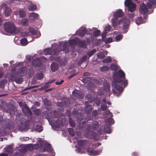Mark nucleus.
Wrapping results in <instances>:
<instances>
[{"mask_svg": "<svg viewBox=\"0 0 156 156\" xmlns=\"http://www.w3.org/2000/svg\"><path fill=\"white\" fill-rule=\"evenodd\" d=\"M113 77L114 81L112 82V85L117 91L113 89L112 92L114 95L118 97L123 91L122 84L119 83L122 81V79H125V73L122 70H119L117 74L114 75Z\"/></svg>", "mask_w": 156, "mask_h": 156, "instance_id": "f257e3e1", "label": "nucleus"}, {"mask_svg": "<svg viewBox=\"0 0 156 156\" xmlns=\"http://www.w3.org/2000/svg\"><path fill=\"white\" fill-rule=\"evenodd\" d=\"M0 107L4 111L9 113L11 117L14 115V112L17 110L15 106L10 103L3 102L0 105Z\"/></svg>", "mask_w": 156, "mask_h": 156, "instance_id": "f03ea898", "label": "nucleus"}, {"mask_svg": "<svg viewBox=\"0 0 156 156\" xmlns=\"http://www.w3.org/2000/svg\"><path fill=\"white\" fill-rule=\"evenodd\" d=\"M4 26L5 30L7 32L11 34L16 32V28L13 22H5L4 23Z\"/></svg>", "mask_w": 156, "mask_h": 156, "instance_id": "7ed1b4c3", "label": "nucleus"}, {"mask_svg": "<svg viewBox=\"0 0 156 156\" xmlns=\"http://www.w3.org/2000/svg\"><path fill=\"white\" fill-rule=\"evenodd\" d=\"M27 71V69L26 67H23L18 69L16 72H13L12 74H16V76L21 77L26 74Z\"/></svg>", "mask_w": 156, "mask_h": 156, "instance_id": "20e7f679", "label": "nucleus"}, {"mask_svg": "<svg viewBox=\"0 0 156 156\" xmlns=\"http://www.w3.org/2000/svg\"><path fill=\"white\" fill-rule=\"evenodd\" d=\"M130 23V20L126 18H122L118 21L119 25H120L123 23V28L124 29H126L128 28Z\"/></svg>", "mask_w": 156, "mask_h": 156, "instance_id": "39448f33", "label": "nucleus"}, {"mask_svg": "<svg viewBox=\"0 0 156 156\" xmlns=\"http://www.w3.org/2000/svg\"><path fill=\"white\" fill-rule=\"evenodd\" d=\"M25 115H23L22 114H20L16 116V120L18 123L22 125L25 122Z\"/></svg>", "mask_w": 156, "mask_h": 156, "instance_id": "423d86ee", "label": "nucleus"}, {"mask_svg": "<svg viewBox=\"0 0 156 156\" xmlns=\"http://www.w3.org/2000/svg\"><path fill=\"white\" fill-rule=\"evenodd\" d=\"M19 76H16V74H12L11 75V77L12 81H14L18 84H21L23 81V78L18 77Z\"/></svg>", "mask_w": 156, "mask_h": 156, "instance_id": "0eeeda50", "label": "nucleus"}, {"mask_svg": "<svg viewBox=\"0 0 156 156\" xmlns=\"http://www.w3.org/2000/svg\"><path fill=\"white\" fill-rule=\"evenodd\" d=\"M78 145L82 148L86 149L87 147L88 141L87 140H79L77 141Z\"/></svg>", "mask_w": 156, "mask_h": 156, "instance_id": "6e6552de", "label": "nucleus"}, {"mask_svg": "<svg viewBox=\"0 0 156 156\" xmlns=\"http://www.w3.org/2000/svg\"><path fill=\"white\" fill-rule=\"evenodd\" d=\"M23 112L27 116H29L32 115V112L26 104H25L24 107H22Z\"/></svg>", "mask_w": 156, "mask_h": 156, "instance_id": "1a4fd4ad", "label": "nucleus"}, {"mask_svg": "<svg viewBox=\"0 0 156 156\" xmlns=\"http://www.w3.org/2000/svg\"><path fill=\"white\" fill-rule=\"evenodd\" d=\"M72 95L79 99H83L84 97V95L80 91L75 90L72 92Z\"/></svg>", "mask_w": 156, "mask_h": 156, "instance_id": "9d476101", "label": "nucleus"}, {"mask_svg": "<svg viewBox=\"0 0 156 156\" xmlns=\"http://www.w3.org/2000/svg\"><path fill=\"white\" fill-rule=\"evenodd\" d=\"M101 151V150H94L88 149L87 151V152L88 154L90 155L95 156L99 155Z\"/></svg>", "mask_w": 156, "mask_h": 156, "instance_id": "9b49d317", "label": "nucleus"}, {"mask_svg": "<svg viewBox=\"0 0 156 156\" xmlns=\"http://www.w3.org/2000/svg\"><path fill=\"white\" fill-rule=\"evenodd\" d=\"M140 11L141 14H145L148 12V8L145 4L143 3L140 6Z\"/></svg>", "mask_w": 156, "mask_h": 156, "instance_id": "f8f14e48", "label": "nucleus"}, {"mask_svg": "<svg viewBox=\"0 0 156 156\" xmlns=\"http://www.w3.org/2000/svg\"><path fill=\"white\" fill-rule=\"evenodd\" d=\"M68 44L67 43H65L63 45L62 47V50L56 51L57 50V49L56 48H55L53 50V54H58L59 52L61 51H66V53H67L69 52V51L68 50Z\"/></svg>", "mask_w": 156, "mask_h": 156, "instance_id": "ddd939ff", "label": "nucleus"}, {"mask_svg": "<svg viewBox=\"0 0 156 156\" xmlns=\"http://www.w3.org/2000/svg\"><path fill=\"white\" fill-rule=\"evenodd\" d=\"M148 2L147 3V6L148 8L151 9L156 7V0H148Z\"/></svg>", "mask_w": 156, "mask_h": 156, "instance_id": "4468645a", "label": "nucleus"}, {"mask_svg": "<svg viewBox=\"0 0 156 156\" xmlns=\"http://www.w3.org/2000/svg\"><path fill=\"white\" fill-rule=\"evenodd\" d=\"M123 15L124 13L122 10L121 9H119L114 13L113 16L116 18H120L123 16Z\"/></svg>", "mask_w": 156, "mask_h": 156, "instance_id": "2eb2a0df", "label": "nucleus"}, {"mask_svg": "<svg viewBox=\"0 0 156 156\" xmlns=\"http://www.w3.org/2000/svg\"><path fill=\"white\" fill-rule=\"evenodd\" d=\"M112 132L110 126L109 125H107L105 126L104 129H102V134L105 133H110Z\"/></svg>", "mask_w": 156, "mask_h": 156, "instance_id": "dca6fc26", "label": "nucleus"}, {"mask_svg": "<svg viewBox=\"0 0 156 156\" xmlns=\"http://www.w3.org/2000/svg\"><path fill=\"white\" fill-rule=\"evenodd\" d=\"M86 31L87 30L86 28L82 29L77 32L76 34L81 37H83L85 35Z\"/></svg>", "mask_w": 156, "mask_h": 156, "instance_id": "f3484780", "label": "nucleus"}, {"mask_svg": "<svg viewBox=\"0 0 156 156\" xmlns=\"http://www.w3.org/2000/svg\"><path fill=\"white\" fill-rule=\"evenodd\" d=\"M113 117L112 114H111V118H108L105 119V125H109L110 126V124L111 123L112 124H114V121L113 119L112 118Z\"/></svg>", "mask_w": 156, "mask_h": 156, "instance_id": "a211bd4d", "label": "nucleus"}, {"mask_svg": "<svg viewBox=\"0 0 156 156\" xmlns=\"http://www.w3.org/2000/svg\"><path fill=\"white\" fill-rule=\"evenodd\" d=\"M99 124L98 121H94L92 123L91 127L94 130H97L99 127Z\"/></svg>", "mask_w": 156, "mask_h": 156, "instance_id": "6ab92c4d", "label": "nucleus"}, {"mask_svg": "<svg viewBox=\"0 0 156 156\" xmlns=\"http://www.w3.org/2000/svg\"><path fill=\"white\" fill-rule=\"evenodd\" d=\"M77 44L80 47L85 48L86 46L84 41H82L80 39L77 40Z\"/></svg>", "mask_w": 156, "mask_h": 156, "instance_id": "aec40b11", "label": "nucleus"}, {"mask_svg": "<svg viewBox=\"0 0 156 156\" xmlns=\"http://www.w3.org/2000/svg\"><path fill=\"white\" fill-rule=\"evenodd\" d=\"M118 18L115 17L114 19H112L111 22L112 26L114 27H116L118 25Z\"/></svg>", "mask_w": 156, "mask_h": 156, "instance_id": "412c9836", "label": "nucleus"}, {"mask_svg": "<svg viewBox=\"0 0 156 156\" xmlns=\"http://www.w3.org/2000/svg\"><path fill=\"white\" fill-rule=\"evenodd\" d=\"M58 68V65L55 63H53L51 66V68L53 72H55L57 70Z\"/></svg>", "mask_w": 156, "mask_h": 156, "instance_id": "4be33fe9", "label": "nucleus"}, {"mask_svg": "<svg viewBox=\"0 0 156 156\" xmlns=\"http://www.w3.org/2000/svg\"><path fill=\"white\" fill-rule=\"evenodd\" d=\"M52 49L51 48H46L43 51L44 54L46 55H51L52 53Z\"/></svg>", "mask_w": 156, "mask_h": 156, "instance_id": "5701e85b", "label": "nucleus"}, {"mask_svg": "<svg viewBox=\"0 0 156 156\" xmlns=\"http://www.w3.org/2000/svg\"><path fill=\"white\" fill-rule=\"evenodd\" d=\"M128 7L129 11L131 12H133L136 9V5L135 4L133 3Z\"/></svg>", "mask_w": 156, "mask_h": 156, "instance_id": "b1692460", "label": "nucleus"}, {"mask_svg": "<svg viewBox=\"0 0 156 156\" xmlns=\"http://www.w3.org/2000/svg\"><path fill=\"white\" fill-rule=\"evenodd\" d=\"M92 78L90 77H87L83 78L82 79V81L84 83H88L92 80Z\"/></svg>", "mask_w": 156, "mask_h": 156, "instance_id": "393cba45", "label": "nucleus"}, {"mask_svg": "<svg viewBox=\"0 0 156 156\" xmlns=\"http://www.w3.org/2000/svg\"><path fill=\"white\" fill-rule=\"evenodd\" d=\"M92 110V108L91 105L86 107L85 108V111L86 113L87 114H89L90 113Z\"/></svg>", "mask_w": 156, "mask_h": 156, "instance_id": "a878e982", "label": "nucleus"}, {"mask_svg": "<svg viewBox=\"0 0 156 156\" xmlns=\"http://www.w3.org/2000/svg\"><path fill=\"white\" fill-rule=\"evenodd\" d=\"M86 122L85 121L82 122V123L79 124V127L80 129H82L83 130H85V125Z\"/></svg>", "mask_w": 156, "mask_h": 156, "instance_id": "bb28decb", "label": "nucleus"}, {"mask_svg": "<svg viewBox=\"0 0 156 156\" xmlns=\"http://www.w3.org/2000/svg\"><path fill=\"white\" fill-rule=\"evenodd\" d=\"M90 135L91 136H88V135H87V136L88 137L92 139H95L96 138L97 133L95 132L92 131L90 133Z\"/></svg>", "mask_w": 156, "mask_h": 156, "instance_id": "cd10ccee", "label": "nucleus"}, {"mask_svg": "<svg viewBox=\"0 0 156 156\" xmlns=\"http://www.w3.org/2000/svg\"><path fill=\"white\" fill-rule=\"evenodd\" d=\"M68 132L69 135L74 136L75 135V132L74 129L72 128H69L68 129Z\"/></svg>", "mask_w": 156, "mask_h": 156, "instance_id": "c85d7f7f", "label": "nucleus"}, {"mask_svg": "<svg viewBox=\"0 0 156 156\" xmlns=\"http://www.w3.org/2000/svg\"><path fill=\"white\" fill-rule=\"evenodd\" d=\"M44 105L46 106H50L51 104V102L47 98H45L43 101Z\"/></svg>", "mask_w": 156, "mask_h": 156, "instance_id": "c756f323", "label": "nucleus"}, {"mask_svg": "<svg viewBox=\"0 0 156 156\" xmlns=\"http://www.w3.org/2000/svg\"><path fill=\"white\" fill-rule=\"evenodd\" d=\"M143 19L142 17H139L136 20V23L138 25L141 24L143 23Z\"/></svg>", "mask_w": 156, "mask_h": 156, "instance_id": "7c9ffc66", "label": "nucleus"}, {"mask_svg": "<svg viewBox=\"0 0 156 156\" xmlns=\"http://www.w3.org/2000/svg\"><path fill=\"white\" fill-rule=\"evenodd\" d=\"M5 151L8 153H12L13 152L12 146L11 145H9L6 148Z\"/></svg>", "mask_w": 156, "mask_h": 156, "instance_id": "2f4dec72", "label": "nucleus"}, {"mask_svg": "<svg viewBox=\"0 0 156 156\" xmlns=\"http://www.w3.org/2000/svg\"><path fill=\"white\" fill-rule=\"evenodd\" d=\"M6 128L10 129H12L14 128V124L13 123H8L6 125Z\"/></svg>", "mask_w": 156, "mask_h": 156, "instance_id": "473e14b6", "label": "nucleus"}, {"mask_svg": "<svg viewBox=\"0 0 156 156\" xmlns=\"http://www.w3.org/2000/svg\"><path fill=\"white\" fill-rule=\"evenodd\" d=\"M38 16V15L37 14L33 12L31 13L29 17L31 20H34L36 19Z\"/></svg>", "mask_w": 156, "mask_h": 156, "instance_id": "72a5a7b5", "label": "nucleus"}, {"mask_svg": "<svg viewBox=\"0 0 156 156\" xmlns=\"http://www.w3.org/2000/svg\"><path fill=\"white\" fill-rule=\"evenodd\" d=\"M96 51V49H94L93 50H92L90 51H87V54L88 56L90 58L92 55H93Z\"/></svg>", "mask_w": 156, "mask_h": 156, "instance_id": "f704fd0d", "label": "nucleus"}, {"mask_svg": "<svg viewBox=\"0 0 156 156\" xmlns=\"http://www.w3.org/2000/svg\"><path fill=\"white\" fill-rule=\"evenodd\" d=\"M69 44L72 46L77 44V40L71 39L69 41Z\"/></svg>", "mask_w": 156, "mask_h": 156, "instance_id": "c9c22d12", "label": "nucleus"}, {"mask_svg": "<svg viewBox=\"0 0 156 156\" xmlns=\"http://www.w3.org/2000/svg\"><path fill=\"white\" fill-rule=\"evenodd\" d=\"M133 3L131 0H126L124 2L125 5L127 7L129 6Z\"/></svg>", "mask_w": 156, "mask_h": 156, "instance_id": "e433bc0d", "label": "nucleus"}, {"mask_svg": "<svg viewBox=\"0 0 156 156\" xmlns=\"http://www.w3.org/2000/svg\"><path fill=\"white\" fill-rule=\"evenodd\" d=\"M69 122L70 126L73 127H74L75 126V123L74 121L72 119L69 118Z\"/></svg>", "mask_w": 156, "mask_h": 156, "instance_id": "4c0bfd02", "label": "nucleus"}, {"mask_svg": "<svg viewBox=\"0 0 156 156\" xmlns=\"http://www.w3.org/2000/svg\"><path fill=\"white\" fill-rule=\"evenodd\" d=\"M20 43L23 45H26L28 44V41L26 38L22 39L20 40Z\"/></svg>", "mask_w": 156, "mask_h": 156, "instance_id": "58836bf2", "label": "nucleus"}, {"mask_svg": "<svg viewBox=\"0 0 156 156\" xmlns=\"http://www.w3.org/2000/svg\"><path fill=\"white\" fill-rule=\"evenodd\" d=\"M30 35V32L27 31H23L21 33V36L22 37H27Z\"/></svg>", "mask_w": 156, "mask_h": 156, "instance_id": "ea45409f", "label": "nucleus"}, {"mask_svg": "<svg viewBox=\"0 0 156 156\" xmlns=\"http://www.w3.org/2000/svg\"><path fill=\"white\" fill-rule=\"evenodd\" d=\"M85 130H84L86 131L87 136V135H88V133H89V132L91 128V125L89 124H88L85 126Z\"/></svg>", "mask_w": 156, "mask_h": 156, "instance_id": "a19ab883", "label": "nucleus"}, {"mask_svg": "<svg viewBox=\"0 0 156 156\" xmlns=\"http://www.w3.org/2000/svg\"><path fill=\"white\" fill-rule=\"evenodd\" d=\"M101 34L100 31L99 30H97L94 31L93 33V35L95 37L99 36Z\"/></svg>", "mask_w": 156, "mask_h": 156, "instance_id": "79ce46f5", "label": "nucleus"}, {"mask_svg": "<svg viewBox=\"0 0 156 156\" xmlns=\"http://www.w3.org/2000/svg\"><path fill=\"white\" fill-rule=\"evenodd\" d=\"M104 90L106 92H108L110 91L109 85L108 84H106L104 85Z\"/></svg>", "mask_w": 156, "mask_h": 156, "instance_id": "37998d69", "label": "nucleus"}, {"mask_svg": "<svg viewBox=\"0 0 156 156\" xmlns=\"http://www.w3.org/2000/svg\"><path fill=\"white\" fill-rule=\"evenodd\" d=\"M37 9V7L36 5H32L28 7V10L30 11H33Z\"/></svg>", "mask_w": 156, "mask_h": 156, "instance_id": "c03bdc74", "label": "nucleus"}, {"mask_svg": "<svg viewBox=\"0 0 156 156\" xmlns=\"http://www.w3.org/2000/svg\"><path fill=\"white\" fill-rule=\"evenodd\" d=\"M34 114L37 116H39L41 114V112L40 109H37L33 111Z\"/></svg>", "mask_w": 156, "mask_h": 156, "instance_id": "a18cd8bd", "label": "nucleus"}, {"mask_svg": "<svg viewBox=\"0 0 156 156\" xmlns=\"http://www.w3.org/2000/svg\"><path fill=\"white\" fill-rule=\"evenodd\" d=\"M109 67L107 66H105L100 67V70L101 71L105 72L108 70Z\"/></svg>", "mask_w": 156, "mask_h": 156, "instance_id": "49530a36", "label": "nucleus"}, {"mask_svg": "<svg viewBox=\"0 0 156 156\" xmlns=\"http://www.w3.org/2000/svg\"><path fill=\"white\" fill-rule=\"evenodd\" d=\"M112 61V60L110 57H108L104 59L103 61V62L104 63H110Z\"/></svg>", "mask_w": 156, "mask_h": 156, "instance_id": "de8ad7c7", "label": "nucleus"}, {"mask_svg": "<svg viewBox=\"0 0 156 156\" xmlns=\"http://www.w3.org/2000/svg\"><path fill=\"white\" fill-rule=\"evenodd\" d=\"M19 14L20 17L21 18L24 17L26 15V14L23 10H20L19 11Z\"/></svg>", "mask_w": 156, "mask_h": 156, "instance_id": "09e8293b", "label": "nucleus"}, {"mask_svg": "<svg viewBox=\"0 0 156 156\" xmlns=\"http://www.w3.org/2000/svg\"><path fill=\"white\" fill-rule=\"evenodd\" d=\"M97 56L99 58L103 59L105 56V55L101 52H99L97 55Z\"/></svg>", "mask_w": 156, "mask_h": 156, "instance_id": "8fccbe9b", "label": "nucleus"}, {"mask_svg": "<svg viewBox=\"0 0 156 156\" xmlns=\"http://www.w3.org/2000/svg\"><path fill=\"white\" fill-rule=\"evenodd\" d=\"M43 74L42 73H39L37 75V79L38 80H40L43 78Z\"/></svg>", "mask_w": 156, "mask_h": 156, "instance_id": "3c124183", "label": "nucleus"}, {"mask_svg": "<svg viewBox=\"0 0 156 156\" xmlns=\"http://www.w3.org/2000/svg\"><path fill=\"white\" fill-rule=\"evenodd\" d=\"M101 109L102 111L106 110L107 109V108H108L107 106L105 104H102L101 105Z\"/></svg>", "mask_w": 156, "mask_h": 156, "instance_id": "603ef678", "label": "nucleus"}, {"mask_svg": "<svg viewBox=\"0 0 156 156\" xmlns=\"http://www.w3.org/2000/svg\"><path fill=\"white\" fill-rule=\"evenodd\" d=\"M29 31L33 35H35L37 34V31L32 28L30 29Z\"/></svg>", "mask_w": 156, "mask_h": 156, "instance_id": "864d4df0", "label": "nucleus"}, {"mask_svg": "<svg viewBox=\"0 0 156 156\" xmlns=\"http://www.w3.org/2000/svg\"><path fill=\"white\" fill-rule=\"evenodd\" d=\"M122 35L121 34H119L115 37V39L116 41H118L122 39Z\"/></svg>", "mask_w": 156, "mask_h": 156, "instance_id": "5fc2aeb1", "label": "nucleus"}, {"mask_svg": "<svg viewBox=\"0 0 156 156\" xmlns=\"http://www.w3.org/2000/svg\"><path fill=\"white\" fill-rule=\"evenodd\" d=\"M111 68L112 70L114 71H116L118 69L117 66L115 64H111Z\"/></svg>", "mask_w": 156, "mask_h": 156, "instance_id": "6e6d98bb", "label": "nucleus"}, {"mask_svg": "<svg viewBox=\"0 0 156 156\" xmlns=\"http://www.w3.org/2000/svg\"><path fill=\"white\" fill-rule=\"evenodd\" d=\"M22 23L23 25L24 26H27L28 24V20L27 19H26L23 20L22 21Z\"/></svg>", "mask_w": 156, "mask_h": 156, "instance_id": "4d7b16f0", "label": "nucleus"}, {"mask_svg": "<svg viewBox=\"0 0 156 156\" xmlns=\"http://www.w3.org/2000/svg\"><path fill=\"white\" fill-rule=\"evenodd\" d=\"M52 114L51 116L53 118H56L58 117V113L56 111H54L52 112Z\"/></svg>", "mask_w": 156, "mask_h": 156, "instance_id": "13d9d810", "label": "nucleus"}, {"mask_svg": "<svg viewBox=\"0 0 156 156\" xmlns=\"http://www.w3.org/2000/svg\"><path fill=\"white\" fill-rule=\"evenodd\" d=\"M122 83L123 84L124 87H126L127 85L128 84V81L127 80H126L124 79H122V81L120 83Z\"/></svg>", "mask_w": 156, "mask_h": 156, "instance_id": "bf43d9fd", "label": "nucleus"}, {"mask_svg": "<svg viewBox=\"0 0 156 156\" xmlns=\"http://www.w3.org/2000/svg\"><path fill=\"white\" fill-rule=\"evenodd\" d=\"M105 41L106 43H109L112 41V39L111 37L105 39Z\"/></svg>", "mask_w": 156, "mask_h": 156, "instance_id": "052dcab7", "label": "nucleus"}, {"mask_svg": "<svg viewBox=\"0 0 156 156\" xmlns=\"http://www.w3.org/2000/svg\"><path fill=\"white\" fill-rule=\"evenodd\" d=\"M111 28V26L109 25H108L105 27L104 30V31L105 32H106V31L109 32Z\"/></svg>", "mask_w": 156, "mask_h": 156, "instance_id": "680f3d73", "label": "nucleus"}, {"mask_svg": "<svg viewBox=\"0 0 156 156\" xmlns=\"http://www.w3.org/2000/svg\"><path fill=\"white\" fill-rule=\"evenodd\" d=\"M49 87V84L48 82H47L45 83L44 85L42 86L41 87V89L42 90H44L48 88V87Z\"/></svg>", "mask_w": 156, "mask_h": 156, "instance_id": "e2e57ef3", "label": "nucleus"}, {"mask_svg": "<svg viewBox=\"0 0 156 156\" xmlns=\"http://www.w3.org/2000/svg\"><path fill=\"white\" fill-rule=\"evenodd\" d=\"M98 114V112L96 110H94L92 112V115L94 117L97 116Z\"/></svg>", "mask_w": 156, "mask_h": 156, "instance_id": "0e129e2a", "label": "nucleus"}, {"mask_svg": "<svg viewBox=\"0 0 156 156\" xmlns=\"http://www.w3.org/2000/svg\"><path fill=\"white\" fill-rule=\"evenodd\" d=\"M46 146L45 147H47V150L48 151H50L51 148V146L50 144H48L46 145Z\"/></svg>", "mask_w": 156, "mask_h": 156, "instance_id": "69168bd1", "label": "nucleus"}, {"mask_svg": "<svg viewBox=\"0 0 156 156\" xmlns=\"http://www.w3.org/2000/svg\"><path fill=\"white\" fill-rule=\"evenodd\" d=\"M87 58V55L83 56L81 58V61L83 62H85L86 61Z\"/></svg>", "mask_w": 156, "mask_h": 156, "instance_id": "338daca9", "label": "nucleus"}, {"mask_svg": "<svg viewBox=\"0 0 156 156\" xmlns=\"http://www.w3.org/2000/svg\"><path fill=\"white\" fill-rule=\"evenodd\" d=\"M36 130L39 132H41L42 131L43 129L41 126H40L39 127H37Z\"/></svg>", "mask_w": 156, "mask_h": 156, "instance_id": "774afa93", "label": "nucleus"}]
</instances>
